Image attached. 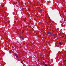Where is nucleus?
Here are the masks:
<instances>
[{
    "mask_svg": "<svg viewBox=\"0 0 66 66\" xmlns=\"http://www.w3.org/2000/svg\"><path fill=\"white\" fill-rule=\"evenodd\" d=\"M14 55H15L16 56V58H17V59L18 58V56H17V55L16 53H14Z\"/></svg>",
    "mask_w": 66,
    "mask_h": 66,
    "instance_id": "f257e3e1",
    "label": "nucleus"
},
{
    "mask_svg": "<svg viewBox=\"0 0 66 66\" xmlns=\"http://www.w3.org/2000/svg\"><path fill=\"white\" fill-rule=\"evenodd\" d=\"M20 38H21V39L23 40V37L21 36L20 37Z\"/></svg>",
    "mask_w": 66,
    "mask_h": 66,
    "instance_id": "f03ea898",
    "label": "nucleus"
},
{
    "mask_svg": "<svg viewBox=\"0 0 66 66\" xmlns=\"http://www.w3.org/2000/svg\"><path fill=\"white\" fill-rule=\"evenodd\" d=\"M47 33L48 34H51V32L50 31H47Z\"/></svg>",
    "mask_w": 66,
    "mask_h": 66,
    "instance_id": "7ed1b4c3",
    "label": "nucleus"
},
{
    "mask_svg": "<svg viewBox=\"0 0 66 66\" xmlns=\"http://www.w3.org/2000/svg\"><path fill=\"white\" fill-rule=\"evenodd\" d=\"M51 35L52 36H54V34H51Z\"/></svg>",
    "mask_w": 66,
    "mask_h": 66,
    "instance_id": "20e7f679",
    "label": "nucleus"
},
{
    "mask_svg": "<svg viewBox=\"0 0 66 66\" xmlns=\"http://www.w3.org/2000/svg\"><path fill=\"white\" fill-rule=\"evenodd\" d=\"M59 45H62V43L60 42L59 43Z\"/></svg>",
    "mask_w": 66,
    "mask_h": 66,
    "instance_id": "39448f33",
    "label": "nucleus"
},
{
    "mask_svg": "<svg viewBox=\"0 0 66 66\" xmlns=\"http://www.w3.org/2000/svg\"><path fill=\"white\" fill-rule=\"evenodd\" d=\"M43 65L44 66H47V65H46L45 63H43Z\"/></svg>",
    "mask_w": 66,
    "mask_h": 66,
    "instance_id": "423d86ee",
    "label": "nucleus"
},
{
    "mask_svg": "<svg viewBox=\"0 0 66 66\" xmlns=\"http://www.w3.org/2000/svg\"><path fill=\"white\" fill-rule=\"evenodd\" d=\"M24 20H26V18H25V19H24Z\"/></svg>",
    "mask_w": 66,
    "mask_h": 66,
    "instance_id": "0eeeda50",
    "label": "nucleus"
},
{
    "mask_svg": "<svg viewBox=\"0 0 66 66\" xmlns=\"http://www.w3.org/2000/svg\"><path fill=\"white\" fill-rule=\"evenodd\" d=\"M22 32V33H23V32Z\"/></svg>",
    "mask_w": 66,
    "mask_h": 66,
    "instance_id": "6e6552de",
    "label": "nucleus"
}]
</instances>
